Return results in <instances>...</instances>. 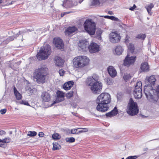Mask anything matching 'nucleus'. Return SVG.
Returning <instances> with one entry per match:
<instances>
[{"label":"nucleus","instance_id":"12","mask_svg":"<svg viewBox=\"0 0 159 159\" xmlns=\"http://www.w3.org/2000/svg\"><path fill=\"white\" fill-rule=\"evenodd\" d=\"M56 94L55 103H58L64 100L65 93L63 92L58 90L56 92Z\"/></svg>","mask_w":159,"mask_h":159},{"label":"nucleus","instance_id":"52","mask_svg":"<svg viewBox=\"0 0 159 159\" xmlns=\"http://www.w3.org/2000/svg\"><path fill=\"white\" fill-rule=\"evenodd\" d=\"M70 12H64L63 13H61V17H63L66 14H68V13H69Z\"/></svg>","mask_w":159,"mask_h":159},{"label":"nucleus","instance_id":"42","mask_svg":"<svg viewBox=\"0 0 159 159\" xmlns=\"http://www.w3.org/2000/svg\"><path fill=\"white\" fill-rule=\"evenodd\" d=\"M154 91L156 93V94L158 97H159V86H158L157 87V88L156 89H154V91L153 92H154Z\"/></svg>","mask_w":159,"mask_h":159},{"label":"nucleus","instance_id":"39","mask_svg":"<svg viewBox=\"0 0 159 159\" xmlns=\"http://www.w3.org/2000/svg\"><path fill=\"white\" fill-rule=\"evenodd\" d=\"M130 77V75L128 74H125L123 76V78L126 81L129 80Z\"/></svg>","mask_w":159,"mask_h":159},{"label":"nucleus","instance_id":"16","mask_svg":"<svg viewBox=\"0 0 159 159\" xmlns=\"http://www.w3.org/2000/svg\"><path fill=\"white\" fill-rule=\"evenodd\" d=\"M118 113V111L116 107L111 111L107 113L106 116L107 117H111L116 115Z\"/></svg>","mask_w":159,"mask_h":159},{"label":"nucleus","instance_id":"19","mask_svg":"<svg viewBox=\"0 0 159 159\" xmlns=\"http://www.w3.org/2000/svg\"><path fill=\"white\" fill-rule=\"evenodd\" d=\"M88 42L85 40H82L80 41L78 43V46L80 47L82 50H85L87 47Z\"/></svg>","mask_w":159,"mask_h":159},{"label":"nucleus","instance_id":"1","mask_svg":"<svg viewBox=\"0 0 159 159\" xmlns=\"http://www.w3.org/2000/svg\"><path fill=\"white\" fill-rule=\"evenodd\" d=\"M111 101L110 95L107 93H102L99 95L96 100L98 104L97 110L101 112H105L109 108L108 104Z\"/></svg>","mask_w":159,"mask_h":159},{"label":"nucleus","instance_id":"50","mask_svg":"<svg viewBox=\"0 0 159 159\" xmlns=\"http://www.w3.org/2000/svg\"><path fill=\"white\" fill-rule=\"evenodd\" d=\"M6 134V132L4 130L0 131V135H5Z\"/></svg>","mask_w":159,"mask_h":159},{"label":"nucleus","instance_id":"34","mask_svg":"<svg viewBox=\"0 0 159 159\" xmlns=\"http://www.w3.org/2000/svg\"><path fill=\"white\" fill-rule=\"evenodd\" d=\"M37 132L35 131H29L27 134V136L30 137H34L36 135Z\"/></svg>","mask_w":159,"mask_h":159},{"label":"nucleus","instance_id":"27","mask_svg":"<svg viewBox=\"0 0 159 159\" xmlns=\"http://www.w3.org/2000/svg\"><path fill=\"white\" fill-rule=\"evenodd\" d=\"M144 92L145 93V94L146 96V97L148 99H149L150 100H151V101L153 102H157L158 100V98L157 97L156 98H155L153 95H150V99H149L148 96L147 94V93H145V89H144Z\"/></svg>","mask_w":159,"mask_h":159},{"label":"nucleus","instance_id":"57","mask_svg":"<svg viewBox=\"0 0 159 159\" xmlns=\"http://www.w3.org/2000/svg\"><path fill=\"white\" fill-rule=\"evenodd\" d=\"M2 2V0H0V4Z\"/></svg>","mask_w":159,"mask_h":159},{"label":"nucleus","instance_id":"25","mask_svg":"<svg viewBox=\"0 0 159 159\" xmlns=\"http://www.w3.org/2000/svg\"><path fill=\"white\" fill-rule=\"evenodd\" d=\"M10 139L9 138H5L2 140L0 139V147H3L5 143H9L10 142Z\"/></svg>","mask_w":159,"mask_h":159},{"label":"nucleus","instance_id":"31","mask_svg":"<svg viewBox=\"0 0 159 159\" xmlns=\"http://www.w3.org/2000/svg\"><path fill=\"white\" fill-rule=\"evenodd\" d=\"M52 138L54 140H59L61 138V136L58 133H55L52 134Z\"/></svg>","mask_w":159,"mask_h":159},{"label":"nucleus","instance_id":"26","mask_svg":"<svg viewBox=\"0 0 159 159\" xmlns=\"http://www.w3.org/2000/svg\"><path fill=\"white\" fill-rule=\"evenodd\" d=\"M115 52L117 55H121L123 52V48L120 46H117L116 47L115 49Z\"/></svg>","mask_w":159,"mask_h":159},{"label":"nucleus","instance_id":"5","mask_svg":"<svg viewBox=\"0 0 159 159\" xmlns=\"http://www.w3.org/2000/svg\"><path fill=\"white\" fill-rule=\"evenodd\" d=\"M50 46L47 44L43 48H41L39 51L36 55V57L39 60H42L47 59L51 53Z\"/></svg>","mask_w":159,"mask_h":159},{"label":"nucleus","instance_id":"51","mask_svg":"<svg viewBox=\"0 0 159 159\" xmlns=\"http://www.w3.org/2000/svg\"><path fill=\"white\" fill-rule=\"evenodd\" d=\"M136 7V5L135 4H134L132 7L129 8V10L131 11H133L134 9Z\"/></svg>","mask_w":159,"mask_h":159},{"label":"nucleus","instance_id":"17","mask_svg":"<svg viewBox=\"0 0 159 159\" xmlns=\"http://www.w3.org/2000/svg\"><path fill=\"white\" fill-rule=\"evenodd\" d=\"M78 4L77 2H76L73 3L72 0H64L62 6L67 5L69 7H71L74 6H76Z\"/></svg>","mask_w":159,"mask_h":159},{"label":"nucleus","instance_id":"10","mask_svg":"<svg viewBox=\"0 0 159 159\" xmlns=\"http://www.w3.org/2000/svg\"><path fill=\"white\" fill-rule=\"evenodd\" d=\"M53 42L56 47L58 49H61L64 47V44L63 40L60 38H54L53 39Z\"/></svg>","mask_w":159,"mask_h":159},{"label":"nucleus","instance_id":"45","mask_svg":"<svg viewBox=\"0 0 159 159\" xmlns=\"http://www.w3.org/2000/svg\"><path fill=\"white\" fill-rule=\"evenodd\" d=\"M137 157L136 156H130L127 157L125 159H136Z\"/></svg>","mask_w":159,"mask_h":159},{"label":"nucleus","instance_id":"11","mask_svg":"<svg viewBox=\"0 0 159 159\" xmlns=\"http://www.w3.org/2000/svg\"><path fill=\"white\" fill-rule=\"evenodd\" d=\"M89 49L91 53H94L98 52L100 51V46L97 43L92 42L89 46Z\"/></svg>","mask_w":159,"mask_h":159},{"label":"nucleus","instance_id":"46","mask_svg":"<svg viewBox=\"0 0 159 159\" xmlns=\"http://www.w3.org/2000/svg\"><path fill=\"white\" fill-rule=\"evenodd\" d=\"M14 37L13 36L9 37L7 38L8 40L11 41L13 40L14 39Z\"/></svg>","mask_w":159,"mask_h":159},{"label":"nucleus","instance_id":"20","mask_svg":"<svg viewBox=\"0 0 159 159\" xmlns=\"http://www.w3.org/2000/svg\"><path fill=\"white\" fill-rule=\"evenodd\" d=\"M56 65L57 66H61L63 65L64 61L60 57L57 56L55 58Z\"/></svg>","mask_w":159,"mask_h":159},{"label":"nucleus","instance_id":"29","mask_svg":"<svg viewBox=\"0 0 159 159\" xmlns=\"http://www.w3.org/2000/svg\"><path fill=\"white\" fill-rule=\"evenodd\" d=\"M53 147L52 149L53 150H59L61 148V146L56 142H53L52 143Z\"/></svg>","mask_w":159,"mask_h":159},{"label":"nucleus","instance_id":"24","mask_svg":"<svg viewBox=\"0 0 159 159\" xmlns=\"http://www.w3.org/2000/svg\"><path fill=\"white\" fill-rule=\"evenodd\" d=\"M141 69L144 72L148 71L149 70V66L147 62H144L141 65Z\"/></svg>","mask_w":159,"mask_h":159},{"label":"nucleus","instance_id":"6","mask_svg":"<svg viewBox=\"0 0 159 159\" xmlns=\"http://www.w3.org/2000/svg\"><path fill=\"white\" fill-rule=\"evenodd\" d=\"M126 111L129 115L133 116L137 114L139 112V107L136 102L130 98L127 106Z\"/></svg>","mask_w":159,"mask_h":159},{"label":"nucleus","instance_id":"56","mask_svg":"<svg viewBox=\"0 0 159 159\" xmlns=\"http://www.w3.org/2000/svg\"><path fill=\"white\" fill-rule=\"evenodd\" d=\"M84 0H80L79 1V3H81Z\"/></svg>","mask_w":159,"mask_h":159},{"label":"nucleus","instance_id":"44","mask_svg":"<svg viewBox=\"0 0 159 159\" xmlns=\"http://www.w3.org/2000/svg\"><path fill=\"white\" fill-rule=\"evenodd\" d=\"M78 129H73L71 130L70 133L72 134H76V132L77 130Z\"/></svg>","mask_w":159,"mask_h":159},{"label":"nucleus","instance_id":"53","mask_svg":"<svg viewBox=\"0 0 159 159\" xmlns=\"http://www.w3.org/2000/svg\"><path fill=\"white\" fill-rule=\"evenodd\" d=\"M97 34H98L99 35H101L102 34V31L101 30H100L99 32H97Z\"/></svg>","mask_w":159,"mask_h":159},{"label":"nucleus","instance_id":"41","mask_svg":"<svg viewBox=\"0 0 159 159\" xmlns=\"http://www.w3.org/2000/svg\"><path fill=\"white\" fill-rule=\"evenodd\" d=\"M130 37L128 35H126L125 39V43L127 44L129 42Z\"/></svg>","mask_w":159,"mask_h":159},{"label":"nucleus","instance_id":"22","mask_svg":"<svg viewBox=\"0 0 159 159\" xmlns=\"http://www.w3.org/2000/svg\"><path fill=\"white\" fill-rule=\"evenodd\" d=\"M146 81L149 82L151 85H154L156 81V79L155 76L154 75H152L149 77L146 78Z\"/></svg>","mask_w":159,"mask_h":159},{"label":"nucleus","instance_id":"28","mask_svg":"<svg viewBox=\"0 0 159 159\" xmlns=\"http://www.w3.org/2000/svg\"><path fill=\"white\" fill-rule=\"evenodd\" d=\"M154 7V5L152 3H150L149 5H147L145 8L147 10L148 13L151 15L152 12H151V10L152 8Z\"/></svg>","mask_w":159,"mask_h":159},{"label":"nucleus","instance_id":"58","mask_svg":"<svg viewBox=\"0 0 159 159\" xmlns=\"http://www.w3.org/2000/svg\"><path fill=\"white\" fill-rule=\"evenodd\" d=\"M72 113L73 114V115H75V113H73V112H72Z\"/></svg>","mask_w":159,"mask_h":159},{"label":"nucleus","instance_id":"9","mask_svg":"<svg viewBox=\"0 0 159 159\" xmlns=\"http://www.w3.org/2000/svg\"><path fill=\"white\" fill-rule=\"evenodd\" d=\"M136 59V56H133L129 57V55L128 54L124 60L123 64L126 66L129 67L134 64Z\"/></svg>","mask_w":159,"mask_h":159},{"label":"nucleus","instance_id":"48","mask_svg":"<svg viewBox=\"0 0 159 159\" xmlns=\"http://www.w3.org/2000/svg\"><path fill=\"white\" fill-rule=\"evenodd\" d=\"M84 130H80L78 131L77 133H76L77 134H79L83 132H86L88 131V130H87V129H84Z\"/></svg>","mask_w":159,"mask_h":159},{"label":"nucleus","instance_id":"55","mask_svg":"<svg viewBox=\"0 0 159 159\" xmlns=\"http://www.w3.org/2000/svg\"><path fill=\"white\" fill-rule=\"evenodd\" d=\"M108 13L110 15H112L113 14V13L112 11H109L108 12Z\"/></svg>","mask_w":159,"mask_h":159},{"label":"nucleus","instance_id":"4","mask_svg":"<svg viewBox=\"0 0 159 159\" xmlns=\"http://www.w3.org/2000/svg\"><path fill=\"white\" fill-rule=\"evenodd\" d=\"M90 60L85 56H79L74 58L73 62L74 67L81 69L87 66L89 64Z\"/></svg>","mask_w":159,"mask_h":159},{"label":"nucleus","instance_id":"49","mask_svg":"<svg viewBox=\"0 0 159 159\" xmlns=\"http://www.w3.org/2000/svg\"><path fill=\"white\" fill-rule=\"evenodd\" d=\"M44 134L43 132H40L39 133V134H38V135L39 137H43Z\"/></svg>","mask_w":159,"mask_h":159},{"label":"nucleus","instance_id":"21","mask_svg":"<svg viewBox=\"0 0 159 159\" xmlns=\"http://www.w3.org/2000/svg\"><path fill=\"white\" fill-rule=\"evenodd\" d=\"M142 90L136 89H134L133 94L136 99H139L141 98L142 96Z\"/></svg>","mask_w":159,"mask_h":159},{"label":"nucleus","instance_id":"36","mask_svg":"<svg viewBox=\"0 0 159 159\" xmlns=\"http://www.w3.org/2000/svg\"><path fill=\"white\" fill-rule=\"evenodd\" d=\"M66 141L67 142L73 143L75 141V139L73 137L67 138L66 139Z\"/></svg>","mask_w":159,"mask_h":159},{"label":"nucleus","instance_id":"40","mask_svg":"<svg viewBox=\"0 0 159 159\" xmlns=\"http://www.w3.org/2000/svg\"><path fill=\"white\" fill-rule=\"evenodd\" d=\"M18 102L20 104H23L26 106H30L28 102L25 100L20 101Z\"/></svg>","mask_w":159,"mask_h":159},{"label":"nucleus","instance_id":"18","mask_svg":"<svg viewBox=\"0 0 159 159\" xmlns=\"http://www.w3.org/2000/svg\"><path fill=\"white\" fill-rule=\"evenodd\" d=\"M74 84L73 81H69L64 84L63 86V88L66 90H69L73 86Z\"/></svg>","mask_w":159,"mask_h":159},{"label":"nucleus","instance_id":"59","mask_svg":"<svg viewBox=\"0 0 159 159\" xmlns=\"http://www.w3.org/2000/svg\"><path fill=\"white\" fill-rule=\"evenodd\" d=\"M121 159H124V158H122Z\"/></svg>","mask_w":159,"mask_h":159},{"label":"nucleus","instance_id":"32","mask_svg":"<svg viewBox=\"0 0 159 159\" xmlns=\"http://www.w3.org/2000/svg\"><path fill=\"white\" fill-rule=\"evenodd\" d=\"M146 36L145 34H138L136 37V38L144 40L146 38Z\"/></svg>","mask_w":159,"mask_h":159},{"label":"nucleus","instance_id":"8","mask_svg":"<svg viewBox=\"0 0 159 159\" xmlns=\"http://www.w3.org/2000/svg\"><path fill=\"white\" fill-rule=\"evenodd\" d=\"M121 39L119 34L116 32H112L109 35V39L111 42L113 43L119 42Z\"/></svg>","mask_w":159,"mask_h":159},{"label":"nucleus","instance_id":"30","mask_svg":"<svg viewBox=\"0 0 159 159\" xmlns=\"http://www.w3.org/2000/svg\"><path fill=\"white\" fill-rule=\"evenodd\" d=\"M142 83L141 81L137 82L135 85L134 89L142 90Z\"/></svg>","mask_w":159,"mask_h":159},{"label":"nucleus","instance_id":"47","mask_svg":"<svg viewBox=\"0 0 159 159\" xmlns=\"http://www.w3.org/2000/svg\"><path fill=\"white\" fill-rule=\"evenodd\" d=\"M7 111V110L6 109H2L0 110V113L2 114H5Z\"/></svg>","mask_w":159,"mask_h":159},{"label":"nucleus","instance_id":"38","mask_svg":"<svg viewBox=\"0 0 159 159\" xmlns=\"http://www.w3.org/2000/svg\"><path fill=\"white\" fill-rule=\"evenodd\" d=\"M91 4L93 5H99L100 4V2L99 0H92Z\"/></svg>","mask_w":159,"mask_h":159},{"label":"nucleus","instance_id":"33","mask_svg":"<svg viewBox=\"0 0 159 159\" xmlns=\"http://www.w3.org/2000/svg\"><path fill=\"white\" fill-rule=\"evenodd\" d=\"M128 49L131 52H134V45L131 43H129L128 46Z\"/></svg>","mask_w":159,"mask_h":159},{"label":"nucleus","instance_id":"43","mask_svg":"<svg viewBox=\"0 0 159 159\" xmlns=\"http://www.w3.org/2000/svg\"><path fill=\"white\" fill-rule=\"evenodd\" d=\"M59 73L61 76H63L64 75L65 72L63 70L61 69L59 70Z\"/></svg>","mask_w":159,"mask_h":159},{"label":"nucleus","instance_id":"37","mask_svg":"<svg viewBox=\"0 0 159 159\" xmlns=\"http://www.w3.org/2000/svg\"><path fill=\"white\" fill-rule=\"evenodd\" d=\"M104 17L112 20H117L118 19L117 18H116L113 16H104Z\"/></svg>","mask_w":159,"mask_h":159},{"label":"nucleus","instance_id":"3","mask_svg":"<svg viewBox=\"0 0 159 159\" xmlns=\"http://www.w3.org/2000/svg\"><path fill=\"white\" fill-rule=\"evenodd\" d=\"M47 69L46 68L41 67L34 70L33 73V77L37 83L43 84L45 82L48 75Z\"/></svg>","mask_w":159,"mask_h":159},{"label":"nucleus","instance_id":"23","mask_svg":"<svg viewBox=\"0 0 159 159\" xmlns=\"http://www.w3.org/2000/svg\"><path fill=\"white\" fill-rule=\"evenodd\" d=\"M14 92L15 96L17 100H20L21 99L22 96L21 94L17 90L15 87H14Z\"/></svg>","mask_w":159,"mask_h":159},{"label":"nucleus","instance_id":"7","mask_svg":"<svg viewBox=\"0 0 159 159\" xmlns=\"http://www.w3.org/2000/svg\"><path fill=\"white\" fill-rule=\"evenodd\" d=\"M84 27L85 30L90 35L94 34L96 29V25L91 19H87L84 24Z\"/></svg>","mask_w":159,"mask_h":159},{"label":"nucleus","instance_id":"14","mask_svg":"<svg viewBox=\"0 0 159 159\" xmlns=\"http://www.w3.org/2000/svg\"><path fill=\"white\" fill-rule=\"evenodd\" d=\"M107 70L109 75L112 77H114L116 76L117 72L113 66H109L107 68Z\"/></svg>","mask_w":159,"mask_h":159},{"label":"nucleus","instance_id":"15","mask_svg":"<svg viewBox=\"0 0 159 159\" xmlns=\"http://www.w3.org/2000/svg\"><path fill=\"white\" fill-rule=\"evenodd\" d=\"M41 98L44 102H48L51 99L50 95L48 93L46 92H43L41 95Z\"/></svg>","mask_w":159,"mask_h":159},{"label":"nucleus","instance_id":"35","mask_svg":"<svg viewBox=\"0 0 159 159\" xmlns=\"http://www.w3.org/2000/svg\"><path fill=\"white\" fill-rule=\"evenodd\" d=\"M74 92L73 91H71L68 92L66 95V97L67 98H70L73 96Z\"/></svg>","mask_w":159,"mask_h":159},{"label":"nucleus","instance_id":"13","mask_svg":"<svg viewBox=\"0 0 159 159\" xmlns=\"http://www.w3.org/2000/svg\"><path fill=\"white\" fill-rule=\"evenodd\" d=\"M77 30V28L74 26H69L66 29L65 31V34L66 35L69 36L75 32Z\"/></svg>","mask_w":159,"mask_h":159},{"label":"nucleus","instance_id":"54","mask_svg":"<svg viewBox=\"0 0 159 159\" xmlns=\"http://www.w3.org/2000/svg\"><path fill=\"white\" fill-rule=\"evenodd\" d=\"M77 129H82V130H84V129H87V130H88V129L87 128H78Z\"/></svg>","mask_w":159,"mask_h":159},{"label":"nucleus","instance_id":"2","mask_svg":"<svg viewBox=\"0 0 159 159\" xmlns=\"http://www.w3.org/2000/svg\"><path fill=\"white\" fill-rule=\"evenodd\" d=\"M98 80V77L93 75L88 78L86 81V84L91 86V90L95 94L98 93L102 87V84Z\"/></svg>","mask_w":159,"mask_h":159}]
</instances>
